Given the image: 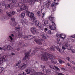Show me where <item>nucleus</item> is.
Instances as JSON below:
<instances>
[{"label":"nucleus","instance_id":"19","mask_svg":"<svg viewBox=\"0 0 75 75\" xmlns=\"http://www.w3.org/2000/svg\"><path fill=\"white\" fill-rule=\"evenodd\" d=\"M43 21L44 22V23H43V26H46V25L48 23V21L47 20H43Z\"/></svg>","mask_w":75,"mask_h":75},{"label":"nucleus","instance_id":"29","mask_svg":"<svg viewBox=\"0 0 75 75\" xmlns=\"http://www.w3.org/2000/svg\"><path fill=\"white\" fill-rule=\"evenodd\" d=\"M37 75H46V74H44L42 73H41V72H38L37 73Z\"/></svg>","mask_w":75,"mask_h":75},{"label":"nucleus","instance_id":"55","mask_svg":"<svg viewBox=\"0 0 75 75\" xmlns=\"http://www.w3.org/2000/svg\"><path fill=\"white\" fill-rule=\"evenodd\" d=\"M42 18H43V17H44V16H45V13H42Z\"/></svg>","mask_w":75,"mask_h":75},{"label":"nucleus","instance_id":"46","mask_svg":"<svg viewBox=\"0 0 75 75\" xmlns=\"http://www.w3.org/2000/svg\"><path fill=\"white\" fill-rule=\"evenodd\" d=\"M27 46H28V44L27 43L23 45V47H27Z\"/></svg>","mask_w":75,"mask_h":75},{"label":"nucleus","instance_id":"10","mask_svg":"<svg viewBox=\"0 0 75 75\" xmlns=\"http://www.w3.org/2000/svg\"><path fill=\"white\" fill-rule=\"evenodd\" d=\"M25 71L26 72L27 74H30V72H33L34 71V68L33 67H30L29 68V69H27L25 70Z\"/></svg>","mask_w":75,"mask_h":75},{"label":"nucleus","instance_id":"22","mask_svg":"<svg viewBox=\"0 0 75 75\" xmlns=\"http://www.w3.org/2000/svg\"><path fill=\"white\" fill-rule=\"evenodd\" d=\"M65 37H66L65 35H64L63 34H60V38H62V40H64V38H65Z\"/></svg>","mask_w":75,"mask_h":75},{"label":"nucleus","instance_id":"28","mask_svg":"<svg viewBox=\"0 0 75 75\" xmlns=\"http://www.w3.org/2000/svg\"><path fill=\"white\" fill-rule=\"evenodd\" d=\"M39 51V49L37 48L35 50H33V54H35V52H37V51Z\"/></svg>","mask_w":75,"mask_h":75},{"label":"nucleus","instance_id":"26","mask_svg":"<svg viewBox=\"0 0 75 75\" xmlns=\"http://www.w3.org/2000/svg\"><path fill=\"white\" fill-rule=\"evenodd\" d=\"M20 29V26L18 25V27H16L15 28V29L16 31H19Z\"/></svg>","mask_w":75,"mask_h":75},{"label":"nucleus","instance_id":"30","mask_svg":"<svg viewBox=\"0 0 75 75\" xmlns=\"http://www.w3.org/2000/svg\"><path fill=\"white\" fill-rule=\"evenodd\" d=\"M34 22H35V25H36H36H38V24L40 23L39 21H35H35Z\"/></svg>","mask_w":75,"mask_h":75},{"label":"nucleus","instance_id":"48","mask_svg":"<svg viewBox=\"0 0 75 75\" xmlns=\"http://www.w3.org/2000/svg\"><path fill=\"white\" fill-rule=\"evenodd\" d=\"M70 63H71L72 64H75V62H74L72 61H70Z\"/></svg>","mask_w":75,"mask_h":75},{"label":"nucleus","instance_id":"25","mask_svg":"<svg viewBox=\"0 0 75 75\" xmlns=\"http://www.w3.org/2000/svg\"><path fill=\"white\" fill-rule=\"evenodd\" d=\"M45 71H46V74H50L51 72V70L50 69L46 70H45Z\"/></svg>","mask_w":75,"mask_h":75},{"label":"nucleus","instance_id":"59","mask_svg":"<svg viewBox=\"0 0 75 75\" xmlns=\"http://www.w3.org/2000/svg\"><path fill=\"white\" fill-rule=\"evenodd\" d=\"M47 30H48V29H47V28H45V29H44L45 31H47Z\"/></svg>","mask_w":75,"mask_h":75},{"label":"nucleus","instance_id":"33","mask_svg":"<svg viewBox=\"0 0 75 75\" xmlns=\"http://www.w3.org/2000/svg\"><path fill=\"white\" fill-rule=\"evenodd\" d=\"M59 61L60 62V64H63V63H64V62L62 60H61L60 59H59Z\"/></svg>","mask_w":75,"mask_h":75},{"label":"nucleus","instance_id":"54","mask_svg":"<svg viewBox=\"0 0 75 75\" xmlns=\"http://www.w3.org/2000/svg\"><path fill=\"white\" fill-rule=\"evenodd\" d=\"M71 38H75V35H74L73 36H71Z\"/></svg>","mask_w":75,"mask_h":75},{"label":"nucleus","instance_id":"34","mask_svg":"<svg viewBox=\"0 0 75 75\" xmlns=\"http://www.w3.org/2000/svg\"><path fill=\"white\" fill-rule=\"evenodd\" d=\"M6 13L7 15L8 16H9L10 17H11V16H12V15L9 14V13H8V11L6 12Z\"/></svg>","mask_w":75,"mask_h":75},{"label":"nucleus","instance_id":"50","mask_svg":"<svg viewBox=\"0 0 75 75\" xmlns=\"http://www.w3.org/2000/svg\"><path fill=\"white\" fill-rule=\"evenodd\" d=\"M69 46V45H68V44L66 43L65 44V47L66 48H67Z\"/></svg>","mask_w":75,"mask_h":75},{"label":"nucleus","instance_id":"14","mask_svg":"<svg viewBox=\"0 0 75 75\" xmlns=\"http://www.w3.org/2000/svg\"><path fill=\"white\" fill-rule=\"evenodd\" d=\"M36 30V28L35 27H32L30 29V31L33 34H35Z\"/></svg>","mask_w":75,"mask_h":75},{"label":"nucleus","instance_id":"44","mask_svg":"<svg viewBox=\"0 0 75 75\" xmlns=\"http://www.w3.org/2000/svg\"><path fill=\"white\" fill-rule=\"evenodd\" d=\"M15 20H16V19L14 18H11V20H12V21L13 22L15 21Z\"/></svg>","mask_w":75,"mask_h":75},{"label":"nucleus","instance_id":"60","mask_svg":"<svg viewBox=\"0 0 75 75\" xmlns=\"http://www.w3.org/2000/svg\"><path fill=\"white\" fill-rule=\"evenodd\" d=\"M38 0H32V1H33V3H34L35 1H38Z\"/></svg>","mask_w":75,"mask_h":75},{"label":"nucleus","instance_id":"64","mask_svg":"<svg viewBox=\"0 0 75 75\" xmlns=\"http://www.w3.org/2000/svg\"><path fill=\"white\" fill-rule=\"evenodd\" d=\"M23 75H26V74L25 73H24V72H23Z\"/></svg>","mask_w":75,"mask_h":75},{"label":"nucleus","instance_id":"27","mask_svg":"<svg viewBox=\"0 0 75 75\" xmlns=\"http://www.w3.org/2000/svg\"><path fill=\"white\" fill-rule=\"evenodd\" d=\"M36 27H39V28H41L42 27V25L41 23H39L38 24V25H36Z\"/></svg>","mask_w":75,"mask_h":75},{"label":"nucleus","instance_id":"20","mask_svg":"<svg viewBox=\"0 0 75 75\" xmlns=\"http://www.w3.org/2000/svg\"><path fill=\"white\" fill-rule=\"evenodd\" d=\"M12 7H10V5L9 4H6L5 5V8L6 9H7L8 8H13V6H12Z\"/></svg>","mask_w":75,"mask_h":75},{"label":"nucleus","instance_id":"5","mask_svg":"<svg viewBox=\"0 0 75 75\" xmlns=\"http://www.w3.org/2000/svg\"><path fill=\"white\" fill-rule=\"evenodd\" d=\"M51 1L50 0H47L46 2H45L43 3V6H42L41 8V10H42L43 9L45 8V7L48 8L50 6H51Z\"/></svg>","mask_w":75,"mask_h":75},{"label":"nucleus","instance_id":"7","mask_svg":"<svg viewBox=\"0 0 75 75\" xmlns=\"http://www.w3.org/2000/svg\"><path fill=\"white\" fill-rule=\"evenodd\" d=\"M7 61V55L4 56L0 58V65L3 63V62Z\"/></svg>","mask_w":75,"mask_h":75},{"label":"nucleus","instance_id":"18","mask_svg":"<svg viewBox=\"0 0 75 75\" xmlns=\"http://www.w3.org/2000/svg\"><path fill=\"white\" fill-rule=\"evenodd\" d=\"M21 1L22 3H28L31 1L32 0H21Z\"/></svg>","mask_w":75,"mask_h":75},{"label":"nucleus","instance_id":"37","mask_svg":"<svg viewBox=\"0 0 75 75\" xmlns=\"http://www.w3.org/2000/svg\"><path fill=\"white\" fill-rule=\"evenodd\" d=\"M54 67L55 69H56L57 70V71H60V69H59V68H58V67L56 66H54Z\"/></svg>","mask_w":75,"mask_h":75},{"label":"nucleus","instance_id":"43","mask_svg":"<svg viewBox=\"0 0 75 75\" xmlns=\"http://www.w3.org/2000/svg\"><path fill=\"white\" fill-rule=\"evenodd\" d=\"M50 67L52 69H54V66L52 65H50Z\"/></svg>","mask_w":75,"mask_h":75},{"label":"nucleus","instance_id":"12","mask_svg":"<svg viewBox=\"0 0 75 75\" xmlns=\"http://www.w3.org/2000/svg\"><path fill=\"white\" fill-rule=\"evenodd\" d=\"M34 40L35 42H36V43L38 45H42V43L41 41V40L40 39H35Z\"/></svg>","mask_w":75,"mask_h":75},{"label":"nucleus","instance_id":"24","mask_svg":"<svg viewBox=\"0 0 75 75\" xmlns=\"http://www.w3.org/2000/svg\"><path fill=\"white\" fill-rule=\"evenodd\" d=\"M57 50L58 51H59V52L61 53V54H63V53H64V50H62L59 49V48H58Z\"/></svg>","mask_w":75,"mask_h":75},{"label":"nucleus","instance_id":"40","mask_svg":"<svg viewBox=\"0 0 75 75\" xmlns=\"http://www.w3.org/2000/svg\"><path fill=\"white\" fill-rule=\"evenodd\" d=\"M22 44H23V42H22V41L21 40H20V42L19 43V45H21Z\"/></svg>","mask_w":75,"mask_h":75},{"label":"nucleus","instance_id":"58","mask_svg":"<svg viewBox=\"0 0 75 75\" xmlns=\"http://www.w3.org/2000/svg\"><path fill=\"white\" fill-rule=\"evenodd\" d=\"M2 6H4L5 5V3L4 2H2Z\"/></svg>","mask_w":75,"mask_h":75},{"label":"nucleus","instance_id":"3","mask_svg":"<svg viewBox=\"0 0 75 75\" xmlns=\"http://www.w3.org/2000/svg\"><path fill=\"white\" fill-rule=\"evenodd\" d=\"M23 35L22 34V33H21V32H20V31H18V37L19 38H20L21 37H22L25 40H31L33 38H34L35 37L34 36H33L32 35H29L27 36H23Z\"/></svg>","mask_w":75,"mask_h":75},{"label":"nucleus","instance_id":"41","mask_svg":"<svg viewBox=\"0 0 75 75\" xmlns=\"http://www.w3.org/2000/svg\"><path fill=\"white\" fill-rule=\"evenodd\" d=\"M23 23H25V24H26L27 23H28V21L26 20V19H25L23 20Z\"/></svg>","mask_w":75,"mask_h":75},{"label":"nucleus","instance_id":"62","mask_svg":"<svg viewBox=\"0 0 75 75\" xmlns=\"http://www.w3.org/2000/svg\"><path fill=\"white\" fill-rule=\"evenodd\" d=\"M72 52H73V53H75V50H72Z\"/></svg>","mask_w":75,"mask_h":75},{"label":"nucleus","instance_id":"1","mask_svg":"<svg viewBox=\"0 0 75 75\" xmlns=\"http://www.w3.org/2000/svg\"><path fill=\"white\" fill-rule=\"evenodd\" d=\"M42 57H41V59L42 61H48L49 59L51 60L52 62L56 64H58V63L54 61V57L51 54H48L47 53L45 52H42Z\"/></svg>","mask_w":75,"mask_h":75},{"label":"nucleus","instance_id":"17","mask_svg":"<svg viewBox=\"0 0 75 75\" xmlns=\"http://www.w3.org/2000/svg\"><path fill=\"white\" fill-rule=\"evenodd\" d=\"M10 24L12 26H16L17 25V23L15 21L11 22L10 23Z\"/></svg>","mask_w":75,"mask_h":75},{"label":"nucleus","instance_id":"21","mask_svg":"<svg viewBox=\"0 0 75 75\" xmlns=\"http://www.w3.org/2000/svg\"><path fill=\"white\" fill-rule=\"evenodd\" d=\"M21 17L22 18H24V17H25V13L24 12H23L21 13Z\"/></svg>","mask_w":75,"mask_h":75},{"label":"nucleus","instance_id":"63","mask_svg":"<svg viewBox=\"0 0 75 75\" xmlns=\"http://www.w3.org/2000/svg\"><path fill=\"white\" fill-rule=\"evenodd\" d=\"M11 54L12 55H15V54H14V53H11Z\"/></svg>","mask_w":75,"mask_h":75},{"label":"nucleus","instance_id":"36","mask_svg":"<svg viewBox=\"0 0 75 75\" xmlns=\"http://www.w3.org/2000/svg\"><path fill=\"white\" fill-rule=\"evenodd\" d=\"M50 50L52 51H55V49H54V48L52 46L51 47H50Z\"/></svg>","mask_w":75,"mask_h":75},{"label":"nucleus","instance_id":"42","mask_svg":"<svg viewBox=\"0 0 75 75\" xmlns=\"http://www.w3.org/2000/svg\"><path fill=\"white\" fill-rule=\"evenodd\" d=\"M37 15L38 16V17H40V12H38L37 13Z\"/></svg>","mask_w":75,"mask_h":75},{"label":"nucleus","instance_id":"49","mask_svg":"<svg viewBox=\"0 0 75 75\" xmlns=\"http://www.w3.org/2000/svg\"><path fill=\"white\" fill-rule=\"evenodd\" d=\"M41 67L42 68V69H44V68H45V66H44L41 65Z\"/></svg>","mask_w":75,"mask_h":75},{"label":"nucleus","instance_id":"6","mask_svg":"<svg viewBox=\"0 0 75 75\" xmlns=\"http://www.w3.org/2000/svg\"><path fill=\"white\" fill-rule=\"evenodd\" d=\"M18 4H19V7H21L20 9L21 11H23L24 10H28V8H27V5L26 4L23 5V3L21 2H19Z\"/></svg>","mask_w":75,"mask_h":75},{"label":"nucleus","instance_id":"11","mask_svg":"<svg viewBox=\"0 0 75 75\" xmlns=\"http://www.w3.org/2000/svg\"><path fill=\"white\" fill-rule=\"evenodd\" d=\"M27 66V62H25L24 63L22 64L21 66V69L23 70L25 69Z\"/></svg>","mask_w":75,"mask_h":75},{"label":"nucleus","instance_id":"31","mask_svg":"<svg viewBox=\"0 0 75 75\" xmlns=\"http://www.w3.org/2000/svg\"><path fill=\"white\" fill-rule=\"evenodd\" d=\"M9 13L12 15H14L16 14V12L14 11H11L9 12Z\"/></svg>","mask_w":75,"mask_h":75},{"label":"nucleus","instance_id":"52","mask_svg":"<svg viewBox=\"0 0 75 75\" xmlns=\"http://www.w3.org/2000/svg\"><path fill=\"white\" fill-rule=\"evenodd\" d=\"M17 12H19V13H20V11H21V9H17Z\"/></svg>","mask_w":75,"mask_h":75},{"label":"nucleus","instance_id":"2","mask_svg":"<svg viewBox=\"0 0 75 75\" xmlns=\"http://www.w3.org/2000/svg\"><path fill=\"white\" fill-rule=\"evenodd\" d=\"M48 18L50 21V23H51L53 25H50L49 26L50 29L52 30H56V27H55L56 25H55V23H54L55 21V18L54 17V16L51 15V16L49 17Z\"/></svg>","mask_w":75,"mask_h":75},{"label":"nucleus","instance_id":"47","mask_svg":"<svg viewBox=\"0 0 75 75\" xmlns=\"http://www.w3.org/2000/svg\"><path fill=\"white\" fill-rule=\"evenodd\" d=\"M66 48H67V49L68 50H71V47H70V46L69 45V46H68Z\"/></svg>","mask_w":75,"mask_h":75},{"label":"nucleus","instance_id":"16","mask_svg":"<svg viewBox=\"0 0 75 75\" xmlns=\"http://www.w3.org/2000/svg\"><path fill=\"white\" fill-rule=\"evenodd\" d=\"M17 0H13L12 1V3H14L15 5H16V7H19V4H16V2H17Z\"/></svg>","mask_w":75,"mask_h":75},{"label":"nucleus","instance_id":"57","mask_svg":"<svg viewBox=\"0 0 75 75\" xmlns=\"http://www.w3.org/2000/svg\"><path fill=\"white\" fill-rule=\"evenodd\" d=\"M21 22L23 24V23H24V20L23 19H21Z\"/></svg>","mask_w":75,"mask_h":75},{"label":"nucleus","instance_id":"15","mask_svg":"<svg viewBox=\"0 0 75 75\" xmlns=\"http://www.w3.org/2000/svg\"><path fill=\"white\" fill-rule=\"evenodd\" d=\"M41 37L43 38L46 39V38H48V35H47V34H45L44 33H42V35H41Z\"/></svg>","mask_w":75,"mask_h":75},{"label":"nucleus","instance_id":"8","mask_svg":"<svg viewBox=\"0 0 75 75\" xmlns=\"http://www.w3.org/2000/svg\"><path fill=\"white\" fill-rule=\"evenodd\" d=\"M13 34H11V36H9V37L10 39L11 40V41H12L14 39L15 40V38H16L17 37V33L16 32H13ZM12 36V37H11Z\"/></svg>","mask_w":75,"mask_h":75},{"label":"nucleus","instance_id":"39","mask_svg":"<svg viewBox=\"0 0 75 75\" xmlns=\"http://www.w3.org/2000/svg\"><path fill=\"white\" fill-rule=\"evenodd\" d=\"M55 1L54 2V3H53L51 5V6L52 7H55Z\"/></svg>","mask_w":75,"mask_h":75},{"label":"nucleus","instance_id":"23","mask_svg":"<svg viewBox=\"0 0 75 75\" xmlns=\"http://www.w3.org/2000/svg\"><path fill=\"white\" fill-rule=\"evenodd\" d=\"M12 48V47H11L10 45H9L7 47L6 49L8 50V51H10V50H11Z\"/></svg>","mask_w":75,"mask_h":75},{"label":"nucleus","instance_id":"35","mask_svg":"<svg viewBox=\"0 0 75 75\" xmlns=\"http://www.w3.org/2000/svg\"><path fill=\"white\" fill-rule=\"evenodd\" d=\"M3 18L5 20H8V17L7 16H5L3 17Z\"/></svg>","mask_w":75,"mask_h":75},{"label":"nucleus","instance_id":"4","mask_svg":"<svg viewBox=\"0 0 75 75\" xmlns=\"http://www.w3.org/2000/svg\"><path fill=\"white\" fill-rule=\"evenodd\" d=\"M28 10H26V14L27 16H28L31 19V21L34 22L35 21V17H34V14L32 12H30L28 11Z\"/></svg>","mask_w":75,"mask_h":75},{"label":"nucleus","instance_id":"32","mask_svg":"<svg viewBox=\"0 0 75 75\" xmlns=\"http://www.w3.org/2000/svg\"><path fill=\"white\" fill-rule=\"evenodd\" d=\"M3 70H4V68L3 67H0V74H1L3 72Z\"/></svg>","mask_w":75,"mask_h":75},{"label":"nucleus","instance_id":"9","mask_svg":"<svg viewBox=\"0 0 75 75\" xmlns=\"http://www.w3.org/2000/svg\"><path fill=\"white\" fill-rule=\"evenodd\" d=\"M30 52H26L25 54V56L23 58V60H25L26 61H28L30 59Z\"/></svg>","mask_w":75,"mask_h":75},{"label":"nucleus","instance_id":"56","mask_svg":"<svg viewBox=\"0 0 75 75\" xmlns=\"http://www.w3.org/2000/svg\"><path fill=\"white\" fill-rule=\"evenodd\" d=\"M3 13V10L0 9V14H2Z\"/></svg>","mask_w":75,"mask_h":75},{"label":"nucleus","instance_id":"51","mask_svg":"<svg viewBox=\"0 0 75 75\" xmlns=\"http://www.w3.org/2000/svg\"><path fill=\"white\" fill-rule=\"evenodd\" d=\"M48 34H51V30H49V31L48 32Z\"/></svg>","mask_w":75,"mask_h":75},{"label":"nucleus","instance_id":"38","mask_svg":"<svg viewBox=\"0 0 75 75\" xmlns=\"http://www.w3.org/2000/svg\"><path fill=\"white\" fill-rule=\"evenodd\" d=\"M55 1L54 2V3H53L51 5V6L52 7H55Z\"/></svg>","mask_w":75,"mask_h":75},{"label":"nucleus","instance_id":"53","mask_svg":"<svg viewBox=\"0 0 75 75\" xmlns=\"http://www.w3.org/2000/svg\"><path fill=\"white\" fill-rule=\"evenodd\" d=\"M70 59V58H69V57H68L67 58V60H68V61H70V60L69 59Z\"/></svg>","mask_w":75,"mask_h":75},{"label":"nucleus","instance_id":"45","mask_svg":"<svg viewBox=\"0 0 75 75\" xmlns=\"http://www.w3.org/2000/svg\"><path fill=\"white\" fill-rule=\"evenodd\" d=\"M61 34H59V33H57V34H56V36H57V37H60V36H61Z\"/></svg>","mask_w":75,"mask_h":75},{"label":"nucleus","instance_id":"61","mask_svg":"<svg viewBox=\"0 0 75 75\" xmlns=\"http://www.w3.org/2000/svg\"><path fill=\"white\" fill-rule=\"evenodd\" d=\"M62 48L63 50H65L66 49L65 48V47H64V46H62Z\"/></svg>","mask_w":75,"mask_h":75},{"label":"nucleus","instance_id":"13","mask_svg":"<svg viewBox=\"0 0 75 75\" xmlns=\"http://www.w3.org/2000/svg\"><path fill=\"white\" fill-rule=\"evenodd\" d=\"M21 63V61H19L18 63L17 62V63L15 64L13 66L15 68H19V67L20 66Z\"/></svg>","mask_w":75,"mask_h":75}]
</instances>
